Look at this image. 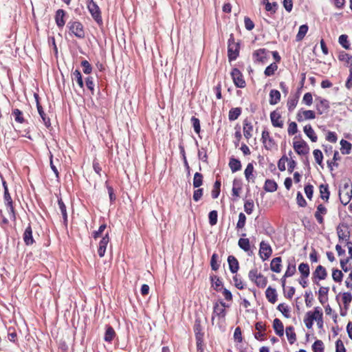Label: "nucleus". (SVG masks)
Masks as SVG:
<instances>
[{
  "label": "nucleus",
  "instance_id": "f257e3e1",
  "mask_svg": "<svg viewBox=\"0 0 352 352\" xmlns=\"http://www.w3.org/2000/svg\"><path fill=\"white\" fill-rule=\"evenodd\" d=\"M339 197L341 203L346 206L352 198V184L350 181L346 182L339 190Z\"/></svg>",
  "mask_w": 352,
  "mask_h": 352
},
{
  "label": "nucleus",
  "instance_id": "f03ea898",
  "mask_svg": "<svg viewBox=\"0 0 352 352\" xmlns=\"http://www.w3.org/2000/svg\"><path fill=\"white\" fill-rule=\"evenodd\" d=\"M249 279L255 283V285L261 288H264L267 283V278L258 272V269L254 267L248 273Z\"/></svg>",
  "mask_w": 352,
  "mask_h": 352
},
{
  "label": "nucleus",
  "instance_id": "7ed1b4c3",
  "mask_svg": "<svg viewBox=\"0 0 352 352\" xmlns=\"http://www.w3.org/2000/svg\"><path fill=\"white\" fill-rule=\"evenodd\" d=\"M67 27L71 34L79 38H83L85 36V30L82 24L79 21H69Z\"/></svg>",
  "mask_w": 352,
  "mask_h": 352
},
{
  "label": "nucleus",
  "instance_id": "20e7f679",
  "mask_svg": "<svg viewBox=\"0 0 352 352\" xmlns=\"http://www.w3.org/2000/svg\"><path fill=\"white\" fill-rule=\"evenodd\" d=\"M239 45L238 43H236L234 40L232 35L230 36V38L228 40V54L229 60H234L239 56Z\"/></svg>",
  "mask_w": 352,
  "mask_h": 352
},
{
  "label": "nucleus",
  "instance_id": "39448f33",
  "mask_svg": "<svg viewBox=\"0 0 352 352\" xmlns=\"http://www.w3.org/2000/svg\"><path fill=\"white\" fill-rule=\"evenodd\" d=\"M87 8L90 14H91L93 19L98 23H102V17L100 8L93 0H88Z\"/></svg>",
  "mask_w": 352,
  "mask_h": 352
},
{
  "label": "nucleus",
  "instance_id": "423d86ee",
  "mask_svg": "<svg viewBox=\"0 0 352 352\" xmlns=\"http://www.w3.org/2000/svg\"><path fill=\"white\" fill-rule=\"evenodd\" d=\"M226 303L222 300L219 302H216L213 307L212 320H214L215 316H217L219 320L223 319L226 315Z\"/></svg>",
  "mask_w": 352,
  "mask_h": 352
},
{
  "label": "nucleus",
  "instance_id": "0eeeda50",
  "mask_svg": "<svg viewBox=\"0 0 352 352\" xmlns=\"http://www.w3.org/2000/svg\"><path fill=\"white\" fill-rule=\"evenodd\" d=\"M270 52L266 49L262 48L255 50L252 54V57L255 63H265L269 58Z\"/></svg>",
  "mask_w": 352,
  "mask_h": 352
},
{
  "label": "nucleus",
  "instance_id": "6e6552de",
  "mask_svg": "<svg viewBox=\"0 0 352 352\" xmlns=\"http://www.w3.org/2000/svg\"><path fill=\"white\" fill-rule=\"evenodd\" d=\"M231 76L234 85L237 87L243 88L245 86V81L243 78L241 72L236 68L232 69Z\"/></svg>",
  "mask_w": 352,
  "mask_h": 352
},
{
  "label": "nucleus",
  "instance_id": "1a4fd4ad",
  "mask_svg": "<svg viewBox=\"0 0 352 352\" xmlns=\"http://www.w3.org/2000/svg\"><path fill=\"white\" fill-rule=\"evenodd\" d=\"M316 118V113L312 110L300 109L296 114V120L298 122H303L307 120H313Z\"/></svg>",
  "mask_w": 352,
  "mask_h": 352
},
{
  "label": "nucleus",
  "instance_id": "9d476101",
  "mask_svg": "<svg viewBox=\"0 0 352 352\" xmlns=\"http://www.w3.org/2000/svg\"><path fill=\"white\" fill-rule=\"evenodd\" d=\"M261 140L267 150H272L276 146L274 139L270 136V133L267 130L263 131Z\"/></svg>",
  "mask_w": 352,
  "mask_h": 352
},
{
  "label": "nucleus",
  "instance_id": "9b49d317",
  "mask_svg": "<svg viewBox=\"0 0 352 352\" xmlns=\"http://www.w3.org/2000/svg\"><path fill=\"white\" fill-rule=\"evenodd\" d=\"M272 253V250L269 243L261 241L260 243L259 255L263 261L267 260Z\"/></svg>",
  "mask_w": 352,
  "mask_h": 352
},
{
  "label": "nucleus",
  "instance_id": "f8f14e48",
  "mask_svg": "<svg viewBox=\"0 0 352 352\" xmlns=\"http://www.w3.org/2000/svg\"><path fill=\"white\" fill-rule=\"evenodd\" d=\"M294 148L298 155H306L309 153V146L304 140L294 142Z\"/></svg>",
  "mask_w": 352,
  "mask_h": 352
},
{
  "label": "nucleus",
  "instance_id": "ddd939ff",
  "mask_svg": "<svg viewBox=\"0 0 352 352\" xmlns=\"http://www.w3.org/2000/svg\"><path fill=\"white\" fill-rule=\"evenodd\" d=\"M316 108L319 115L326 112L329 108V101L326 99L317 98L316 99Z\"/></svg>",
  "mask_w": 352,
  "mask_h": 352
},
{
  "label": "nucleus",
  "instance_id": "4468645a",
  "mask_svg": "<svg viewBox=\"0 0 352 352\" xmlns=\"http://www.w3.org/2000/svg\"><path fill=\"white\" fill-rule=\"evenodd\" d=\"M109 242V234L106 233L105 235L102 237V239L100 240V241L99 243L98 254L100 257L104 256L105 252H106L107 246Z\"/></svg>",
  "mask_w": 352,
  "mask_h": 352
},
{
  "label": "nucleus",
  "instance_id": "2eb2a0df",
  "mask_svg": "<svg viewBox=\"0 0 352 352\" xmlns=\"http://www.w3.org/2000/svg\"><path fill=\"white\" fill-rule=\"evenodd\" d=\"M327 213V208L322 204H319L317 207V210L315 212V218L320 224H322L324 222L323 215Z\"/></svg>",
  "mask_w": 352,
  "mask_h": 352
},
{
  "label": "nucleus",
  "instance_id": "dca6fc26",
  "mask_svg": "<svg viewBox=\"0 0 352 352\" xmlns=\"http://www.w3.org/2000/svg\"><path fill=\"white\" fill-rule=\"evenodd\" d=\"M270 119H271L272 124L274 126L283 128V122L281 120V116L279 113H278L276 111L271 112Z\"/></svg>",
  "mask_w": 352,
  "mask_h": 352
},
{
  "label": "nucleus",
  "instance_id": "f3484780",
  "mask_svg": "<svg viewBox=\"0 0 352 352\" xmlns=\"http://www.w3.org/2000/svg\"><path fill=\"white\" fill-rule=\"evenodd\" d=\"M23 239L26 245H31L34 243L32 236V230L30 225L25 228L23 235Z\"/></svg>",
  "mask_w": 352,
  "mask_h": 352
},
{
  "label": "nucleus",
  "instance_id": "a211bd4d",
  "mask_svg": "<svg viewBox=\"0 0 352 352\" xmlns=\"http://www.w3.org/2000/svg\"><path fill=\"white\" fill-rule=\"evenodd\" d=\"M327 272L326 269L322 266H317L316 270L313 273V277L314 278H318V280H324L327 278Z\"/></svg>",
  "mask_w": 352,
  "mask_h": 352
},
{
  "label": "nucleus",
  "instance_id": "6ab92c4d",
  "mask_svg": "<svg viewBox=\"0 0 352 352\" xmlns=\"http://www.w3.org/2000/svg\"><path fill=\"white\" fill-rule=\"evenodd\" d=\"M65 16V12L63 10L59 9L56 12L55 21L57 26L60 28H63L65 24L64 17Z\"/></svg>",
  "mask_w": 352,
  "mask_h": 352
},
{
  "label": "nucleus",
  "instance_id": "aec40b11",
  "mask_svg": "<svg viewBox=\"0 0 352 352\" xmlns=\"http://www.w3.org/2000/svg\"><path fill=\"white\" fill-rule=\"evenodd\" d=\"M36 107H37L38 112L41 118H42V120H43L44 124L45 125V126L47 128H49L51 125L50 120L48 117L46 116L45 113H44L41 105L39 104V102L38 101L37 96H36Z\"/></svg>",
  "mask_w": 352,
  "mask_h": 352
},
{
  "label": "nucleus",
  "instance_id": "412c9836",
  "mask_svg": "<svg viewBox=\"0 0 352 352\" xmlns=\"http://www.w3.org/2000/svg\"><path fill=\"white\" fill-rule=\"evenodd\" d=\"M228 263L229 269L232 273L234 274L239 270V262L234 256L230 255L228 257Z\"/></svg>",
  "mask_w": 352,
  "mask_h": 352
},
{
  "label": "nucleus",
  "instance_id": "4be33fe9",
  "mask_svg": "<svg viewBox=\"0 0 352 352\" xmlns=\"http://www.w3.org/2000/svg\"><path fill=\"white\" fill-rule=\"evenodd\" d=\"M194 331L195 333L197 343L200 344L201 342H204V333L201 332V327L199 321L198 320L195 321V324L194 325Z\"/></svg>",
  "mask_w": 352,
  "mask_h": 352
},
{
  "label": "nucleus",
  "instance_id": "5701e85b",
  "mask_svg": "<svg viewBox=\"0 0 352 352\" xmlns=\"http://www.w3.org/2000/svg\"><path fill=\"white\" fill-rule=\"evenodd\" d=\"M243 135L246 139H250L252 136L253 126L248 120L243 121Z\"/></svg>",
  "mask_w": 352,
  "mask_h": 352
},
{
  "label": "nucleus",
  "instance_id": "b1692460",
  "mask_svg": "<svg viewBox=\"0 0 352 352\" xmlns=\"http://www.w3.org/2000/svg\"><path fill=\"white\" fill-rule=\"evenodd\" d=\"M304 133L313 142H316L318 140V137L310 124H307L303 129Z\"/></svg>",
  "mask_w": 352,
  "mask_h": 352
},
{
  "label": "nucleus",
  "instance_id": "393cba45",
  "mask_svg": "<svg viewBox=\"0 0 352 352\" xmlns=\"http://www.w3.org/2000/svg\"><path fill=\"white\" fill-rule=\"evenodd\" d=\"M265 296L269 302L274 304L277 300V294L275 289L271 287H267L265 291Z\"/></svg>",
  "mask_w": 352,
  "mask_h": 352
},
{
  "label": "nucleus",
  "instance_id": "a878e982",
  "mask_svg": "<svg viewBox=\"0 0 352 352\" xmlns=\"http://www.w3.org/2000/svg\"><path fill=\"white\" fill-rule=\"evenodd\" d=\"M273 328L278 336H283L284 334V326L283 322L278 318H275L273 322Z\"/></svg>",
  "mask_w": 352,
  "mask_h": 352
},
{
  "label": "nucleus",
  "instance_id": "bb28decb",
  "mask_svg": "<svg viewBox=\"0 0 352 352\" xmlns=\"http://www.w3.org/2000/svg\"><path fill=\"white\" fill-rule=\"evenodd\" d=\"M280 100V93L276 89H272L270 93V104H276Z\"/></svg>",
  "mask_w": 352,
  "mask_h": 352
},
{
  "label": "nucleus",
  "instance_id": "cd10ccee",
  "mask_svg": "<svg viewBox=\"0 0 352 352\" xmlns=\"http://www.w3.org/2000/svg\"><path fill=\"white\" fill-rule=\"evenodd\" d=\"M270 269L272 271L279 273L281 271V258L276 257L273 258L270 263Z\"/></svg>",
  "mask_w": 352,
  "mask_h": 352
},
{
  "label": "nucleus",
  "instance_id": "c85d7f7f",
  "mask_svg": "<svg viewBox=\"0 0 352 352\" xmlns=\"http://www.w3.org/2000/svg\"><path fill=\"white\" fill-rule=\"evenodd\" d=\"M296 263L294 259L288 261L287 267L285 273V277L292 276L296 272Z\"/></svg>",
  "mask_w": 352,
  "mask_h": 352
},
{
  "label": "nucleus",
  "instance_id": "c756f323",
  "mask_svg": "<svg viewBox=\"0 0 352 352\" xmlns=\"http://www.w3.org/2000/svg\"><path fill=\"white\" fill-rule=\"evenodd\" d=\"M285 333L289 342L292 344L296 340V336L294 332V328L292 326L286 327Z\"/></svg>",
  "mask_w": 352,
  "mask_h": 352
},
{
  "label": "nucleus",
  "instance_id": "7c9ffc66",
  "mask_svg": "<svg viewBox=\"0 0 352 352\" xmlns=\"http://www.w3.org/2000/svg\"><path fill=\"white\" fill-rule=\"evenodd\" d=\"M337 234L339 241H349L350 234L349 231L344 230L342 227L338 226L337 228Z\"/></svg>",
  "mask_w": 352,
  "mask_h": 352
},
{
  "label": "nucleus",
  "instance_id": "2f4dec72",
  "mask_svg": "<svg viewBox=\"0 0 352 352\" xmlns=\"http://www.w3.org/2000/svg\"><path fill=\"white\" fill-rule=\"evenodd\" d=\"M229 167L232 173L240 170L241 169V162L236 158L231 157L229 162Z\"/></svg>",
  "mask_w": 352,
  "mask_h": 352
},
{
  "label": "nucleus",
  "instance_id": "473e14b6",
  "mask_svg": "<svg viewBox=\"0 0 352 352\" xmlns=\"http://www.w3.org/2000/svg\"><path fill=\"white\" fill-rule=\"evenodd\" d=\"M277 184L272 179H267L265 182L264 189L267 192H273L277 190Z\"/></svg>",
  "mask_w": 352,
  "mask_h": 352
},
{
  "label": "nucleus",
  "instance_id": "72a5a7b5",
  "mask_svg": "<svg viewBox=\"0 0 352 352\" xmlns=\"http://www.w3.org/2000/svg\"><path fill=\"white\" fill-rule=\"evenodd\" d=\"M329 292V287H321L318 290V300L320 303L324 304L327 300V294Z\"/></svg>",
  "mask_w": 352,
  "mask_h": 352
},
{
  "label": "nucleus",
  "instance_id": "f704fd0d",
  "mask_svg": "<svg viewBox=\"0 0 352 352\" xmlns=\"http://www.w3.org/2000/svg\"><path fill=\"white\" fill-rule=\"evenodd\" d=\"M320 197L323 200L327 201L329 199L330 192L329 190L328 185L321 184L319 186Z\"/></svg>",
  "mask_w": 352,
  "mask_h": 352
},
{
  "label": "nucleus",
  "instance_id": "c9c22d12",
  "mask_svg": "<svg viewBox=\"0 0 352 352\" xmlns=\"http://www.w3.org/2000/svg\"><path fill=\"white\" fill-rule=\"evenodd\" d=\"M340 143L341 146L340 151L344 155L349 154L351 153L352 144L345 140H342Z\"/></svg>",
  "mask_w": 352,
  "mask_h": 352
},
{
  "label": "nucleus",
  "instance_id": "e433bc0d",
  "mask_svg": "<svg viewBox=\"0 0 352 352\" xmlns=\"http://www.w3.org/2000/svg\"><path fill=\"white\" fill-rule=\"evenodd\" d=\"M307 316H308V317H310V318H311V317L315 318L314 320H320V321H322V313L320 311V307H315L314 311L313 312L312 311H308L307 313Z\"/></svg>",
  "mask_w": 352,
  "mask_h": 352
},
{
  "label": "nucleus",
  "instance_id": "4c0bfd02",
  "mask_svg": "<svg viewBox=\"0 0 352 352\" xmlns=\"http://www.w3.org/2000/svg\"><path fill=\"white\" fill-rule=\"evenodd\" d=\"M58 204L60 209V211L61 212V214L63 216L64 223L66 225L67 222V209L66 206L63 201L62 199H59L58 200Z\"/></svg>",
  "mask_w": 352,
  "mask_h": 352
},
{
  "label": "nucleus",
  "instance_id": "58836bf2",
  "mask_svg": "<svg viewBox=\"0 0 352 352\" xmlns=\"http://www.w3.org/2000/svg\"><path fill=\"white\" fill-rule=\"evenodd\" d=\"M116 333L113 327L111 326L107 327L106 331L104 333V340L106 342H110L113 340V338L115 337Z\"/></svg>",
  "mask_w": 352,
  "mask_h": 352
},
{
  "label": "nucleus",
  "instance_id": "ea45409f",
  "mask_svg": "<svg viewBox=\"0 0 352 352\" xmlns=\"http://www.w3.org/2000/svg\"><path fill=\"white\" fill-rule=\"evenodd\" d=\"M298 270L303 278H307L309 276L310 270L307 263H300L298 266Z\"/></svg>",
  "mask_w": 352,
  "mask_h": 352
},
{
  "label": "nucleus",
  "instance_id": "a19ab883",
  "mask_svg": "<svg viewBox=\"0 0 352 352\" xmlns=\"http://www.w3.org/2000/svg\"><path fill=\"white\" fill-rule=\"evenodd\" d=\"M238 245L245 252H248L250 250V241L247 238H241L238 241Z\"/></svg>",
  "mask_w": 352,
  "mask_h": 352
},
{
  "label": "nucleus",
  "instance_id": "79ce46f5",
  "mask_svg": "<svg viewBox=\"0 0 352 352\" xmlns=\"http://www.w3.org/2000/svg\"><path fill=\"white\" fill-rule=\"evenodd\" d=\"M308 31V26L307 25H302L299 28L298 32L296 35V41H300L303 39L305 34H307Z\"/></svg>",
  "mask_w": 352,
  "mask_h": 352
},
{
  "label": "nucleus",
  "instance_id": "37998d69",
  "mask_svg": "<svg viewBox=\"0 0 352 352\" xmlns=\"http://www.w3.org/2000/svg\"><path fill=\"white\" fill-rule=\"evenodd\" d=\"M254 166L252 163H249L244 171L245 179L250 182L253 177Z\"/></svg>",
  "mask_w": 352,
  "mask_h": 352
},
{
  "label": "nucleus",
  "instance_id": "c03bdc74",
  "mask_svg": "<svg viewBox=\"0 0 352 352\" xmlns=\"http://www.w3.org/2000/svg\"><path fill=\"white\" fill-rule=\"evenodd\" d=\"M298 102V97H289L288 98L287 106L288 108V110L289 112H292L294 111V109L296 108L297 104Z\"/></svg>",
  "mask_w": 352,
  "mask_h": 352
},
{
  "label": "nucleus",
  "instance_id": "a18cd8bd",
  "mask_svg": "<svg viewBox=\"0 0 352 352\" xmlns=\"http://www.w3.org/2000/svg\"><path fill=\"white\" fill-rule=\"evenodd\" d=\"M241 113V108L236 107L232 108L229 111V120H235Z\"/></svg>",
  "mask_w": 352,
  "mask_h": 352
},
{
  "label": "nucleus",
  "instance_id": "49530a36",
  "mask_svg": "<svg viewBox=\"0 0 352 352\" xmlns=\"http://www.w3.org/2000/svg\"><path fill=\"white\" fill-rule=\"evenodd\" d=\"M12 115L13 116L14 120L19 123H23L25 120L23 117V113L18 109H14L12 111Z\"/></svg>",
  "mask_w": 352,
  "mask_h": 352
},
{
  "label": "nucleus",
  "instance_id": "de8ad7c7",
  "mask_svg": "<svg viewBox=\"0 0 352 352\" xmlns=\"http://www.w3.org/2000/svg\"><path fill=\"white\" fill-rule=\"evenodd\" d=\"M277 309L280 311L283 315L287 318H290V314H289V307L285 305V303H280L278 305L277 307Z\"/></svg>",
  "mask_w": 352,
  "mask_h": 352
},
{
  "label": "nucleus",
  "instance_id": "09e8293b",
  "mask_svg": "<svg viewBox=\"0 0 352 352\" xmlns=\"http://www.w3.org/2000/svg\"><path fill=\"white\" fill-rule=\"evenodd\" d=\"M278 65L276 63H271L269 66H267L264 72V74L266 76H271L274 74V72L277 70Z\"/></svg>",
  "mask_w": 352,
  "mask_h": 352
},
{
  "label": "nucleus",
  "instance_id": "8fccbe9b",
  "mask_svg": "<svg viewBox=\"0 0 352 352\" xmlns=\"http://www.w3.org/2000/svg\"><path fill=\"white\" fill-rule=\"evenodd\" d=\"M74 79L76 81L80 88H83L84 82L82 80V75L79 70L76 69L72 74Z\"/></svg>",
  "mask_w": 352,
  "mask_h": 352
},
{
  "label": "nucleus",
  "instance_id": "3c124183",
  "mask_svg": "<svg viewBox=\"0 0 352 352\" xmlns=\"http://www.w3.org/2000/svg\"><path fill=\"white\" fill-rule=\"evenodd\" d=\"M324 344L322 340H317L312 344V350L314 352H324Z\"/></svg>",
  "mask_w": 352,
  "mask_h": 352
},
{
  "label": "nucleus",
  "instance_id": "603ef678",
  "mask_svg": "<svg viewBox=\"0 0 352 352\" xmlns=\"http://www.w3.org/2000/svg\"><path fill=\"white\" fill-rule=\"evenodd\" d=\"M203 184V176L199 173H196L194 175L193 178V186L194 188H199Z\"/></svg>",
  "mask_w": 352,
  "mask_h": 352
},
{
  "label": "nucleus",
  "instance_id": "864d4df0",
  "mask_svg": "<svg viewBox=\"0 0 352 352\" xmlns=\"http://www.w3.org/2000/svg\"><path fill=\"white\" fill-rule=\"evenodd\" d=\"M332 278L335 282L340 283L343 278V274L342 271L337 269L333 270Z\"/></svg>",
  "mask_w": 352,
  "mask_h": 352
},
{
  "label": "nucleus",
  "instance_id": "5fc2aeb1",
  "mask_svg": "<svg viewBox=\"0 0 352 352\" xmlns=\"http://www.w3.org/2000/svg\"><path fill=\"white\" fill-rule=\"evenodd\" d=\"M5 202H6V206L7 208L10 218L12 219H15V214H14V207H13L12 201H5Z\"/></svg>",
  "mask_w": 352,
  "mask_h": 352
},
{
  "label": "nucleus",
  "instance_id": "6e6d98bb",
  "mask_svg": "<svg viewBox=\"0 0 352 352\" xmlns=\"http://www.w3.org/2000/svg\"><path fill=\"white\" fill-rule=\"evenodd\" d=\"M339 43L346 50L349 49L350 45L348 41V36L346 34H342L338 39Z\"/></svg>",
  "mask_w": 352,
  "mask_h": 352
},
{
  "label": "nucleus",
  "instance_id": "4d7b16f0",
  "mask_svg": "<svg viewBox=\"0 0 352 352\" xmlns=\"http://www.w3.org/2000/svg\"><path fill=\"white\" fill-rule=\"evenodd\" d=\"M338 59L340 61H344L347 64L351 62L352 56L342 51L339 53Z\"/></svg>",
  "mask_w": 352,
  "mask_h": 352
},
{
  "label": "nucleus",
  "instance_id": "13d9d810",
  "mask_svg": "<svg viewBox=\"0 0 352 352\" xmlns=\"http://www.w3.org/2000/svg\"><path fill=\"white\" fill-rule=\"evenodd\" d=\"M313 155L316 162L321 166L323 159V155L322 151L319 149H315L313 152Z\"/></svg>",
  "mask_w": 352,
  "mask_h": 352
},
{
  "label": "nucleus",
  "instance_id": "bf43d9fd",
  "mask_svg": "<svg viewBox=\"0 0 352 352\" xmlns=\"http://www.w3.org/2000/svg\"><path fill=\"white\" fill-rule=\"evenodd\" d=\"M244 210L248 214H252L254 210V202L252 200L249 199L245 201L244 204Z\"/></svg>",
  "mask_w": 352,
  "mask_h": 352
},
{
  "label": "nucleus",
  "instance_id": "052dcab7",
  "mask_svg": "<svg viewBox=\"0 0 352 352\" xmlns=\"http://www.w3.org/2000/svg\"><path fill=\"white\" fill-rule=\"evenodd\" d=\"M218 255L216 253H214L212 255L210 260V265L211 268L214 271H217L219 268V264L217 263Z\"/></svg>",
  "mask_w": 352,
  "mask_h": 352
},
{
  "label": "nucleus",
  "instance_id": "680f3d73",
  "mask_svg": "<svg viewBox=\"0 0 352 352\" xmlns=\"http://www.w3.org/2000/svg\"><path fill=\"white\" fill-rule=\"evenodd\" d=\"M190 121L194 128L195 132L199 134L201 130L199 120L195 116H192L190 119Z\"/></svg>",
  "mask_w": 352,
  "mask_h": 352
},
{
  "label": "nucleus",
  "instance_id": "e2e57ef3",
  "mask_svg": "<svg viewBox=\"0 0 352 352\" xmlns=\"http://www.w3.org/2000/svg\"><path fill=\"white\" fill-rule=\"evenodd\" d=\"M351 300H352V296L350 293L345 292L343 294L342 301H343L345 309H348V307H349L350 302H351Z\"/></svg>",
  "mask_w": 352,
  "mask_h": 352
},
{
  "label": "nucleus",
  "instance_id": "0e129e2a",
  "mask_svg": "<svg viewBox=\"0 0 352 352\" xmlns=\"http://www.w3.org/2000/svg\"><path fill=\"white\" fill-rule=\"evenodd\" d=\"M220 186L221 182L219 181H216L211 193L213 199H217L219 197L220 193Z\"/></svg>",
  "mask_w": 352,
  "mask_h": 352
},
{
  "label": "nucleus",
  "instance_id": "69168bd1",
  "mask_svg": "<svg viewBox=\"0 0 352 352\" xmlns=\"http://www.w3.org/2000/svg\"><path fill=\"white\" fill-rule=\"evenodd\" d=\"M246 221V217L243 212H240L239 214V220L236 223L237 229H242L245 225Z\"/></svg>",
  "mask_w": 352,
  "mask_h": 352
},
{
  "label": "nucleus",
  "instance_id": "338daca9",
  "mask_svg": "<svg viewBox=\"0 0 352 352\" xmlns=\"http://www.w3.org/2000/svg\"><path fill=\"white\" fill-rule=\"evenodd\" d=\"M217 212L216 210H212L209 212L208 218H209V223L211 226H214L217 223Z\"/></svg>",
  "mask_w": 352,
  "mask_h": 352
},
{
  "label": "nucleus",
  "instance_id": "774afa93",
  "mask_svg": "<svg viewBox=\"0 0 352 352\" xmlns=\"http://www.w3.org/2000/svg\"><path fill=\"white\" fill-rule=\"evenodd\" d=\"M212 285L214 289L217 291L219 290V287L222 286V282L219 277L214 276L211 277Z\"/></svg>",
  "mask_w": 352,
  "mask_h": 352
}]
</instances>
